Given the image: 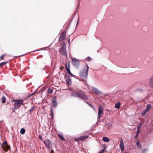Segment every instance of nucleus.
I'll return each instance as SVG.
<instances>
[{
	"label": "nucleus",
	"mask_w": 153,
	"mask_h": 153,
	"mask_svg": "<svg viewBox=\"0 0 153 153\" xmlns=\"http://www.w3.org/2000/svg\"><path fill=\"white\" fill-rule=\"evenodd\" d=\"M88 70L89 67L86 64L79 73V76L82 78H87L88 75Z\"/></svg>",
	"instance_id": "obj_1"
},
{
	"label": "nucleus",
	"mask_w": 153,
	"mask_h": 153,
	"mask_svg": "<svg viewBox=\"0 0 153 153\" xmlns=\"http://www.w3.org/2000/svg\"><path fill=\"white\" fill-rule=\"evenodd\" d=\"M14 108L15 109H16L21 106V105L23 103V101L22 100H14Z\"/></svg>",
	"instance_id": "obj_2"
},
{
	"label": "nucleus",
	"mask_w": 153,
	"mask_h": 153,
	"mask_svg": "<svg viewBox=\"0 0 153 153\" xmlns=\"http://www.w3.org/2000/svg\"><path fill=\"white\" fill-rule=\"evenodd\" d=\"M60 53L64 56H67V54L66 51V47L65 46H63L60 49Z\"/></svg>",
	"instance_id": "obj_3"
},
{
	"label": "nucleus",
	"mask_w": 153,
	"mask_h": 153,
	"mask_svg": "<svg viewBox=\"0 0 153 153\" xmlns=\"http://www.w3.org/2000/svg\"><path fill=\"white\" fill-rule=\"evenodd\" d=\"M72 64L75 66H77L79 64V61L78 59L74 58L72 59Z\"/></svg>",
	"instance_id": "obj_4"
},
{
	"label": "nucleus",
	"mask_w": 153,
	"mask_h": 153,
	"mask_svg": "<svg viewBox=\"0 0 153 153\" xmlns=\"http://www.w3.org/2000/svg\"><path fill=\"white\" fill-rule=\"evenodd\" d=\"M103 111V107L101 105H99V106L98 109V114L97 119H100V116L102 112Z\"/></svg>",
	"instance_id": "obj_5"
},
{
	"label": "nucleus",
	"mask_w": 153,
	"mask_h": 153,
	"mask_svg": "<svg viewBox=\"0 0 153 153\" xmlns=\"http://www.w3.org/2000/svg\"><path fill=\"white\" fill-rule=\"evenodd\" d=\"M92 90L93 92L97 94H100L101 93V92L100 91L94 87H92Z\"/></svg>",
	"instance_id": "obj_6"
},
{
	"label": "nucleus",
	"mask_w": 153,
	"mask_h": 153,
	"mask_svg": "<svg viewBox=\"0 0 153 153\" xmlns=\"http://www.w3.org/2000/svg\"><path fill=\"white\" fill-rule=\"evenodd\" d=\"M65 76L67 83L68 84V85H70L71 84V81L70 76L67 74L65 75Z\"/></svg>",
	"instance_id": "obj_7"
},
{
	"label": "nucleus",
	"mask_w": 153,
	"mask_h": 153,
	"mask_svg": "<svg viewBox=\"0 0 153 153\" xmlns=\"http://www.w3.org/2000/svg\"><path fill=\"white\" fill-rule=\"evenodd\" d=\"M52 106L54 108L56 107L57 105V103L56 102V98L55 97L53 98L52 99Z\"/></svg>",
	"instance_id": "obj_8"
},
{
	"label": "nucleus",
	"mask_w": 153,
	"mask_h": 153,
	"mask_svg": "<svg viewBox=\"0 0 153 153\" xmlns=\"http://www.w3.org/2000/svg\"><path fill=\"white\" fill-rule=\"evenodd\" d=\"M78 97H81L82 99L86 100L88 99V97L85 94L79 92V96Z\"/></svg>",
	"instance_id": "obj_9"
},
{
	"label": "nucleus",
	"mask_w": 153,
	"mask_h": 153,
	"mask_svg": "<svg viewBox=\"0 0 153 153\" xmlns=\"http://www.w3.org/2000/svg\"><path fill=\"white\" fill-rule=\"evenodd\" d=\"M44 143L46 147L48 146H52V144L51 141L49 140H46L44 141Z\"/></svg>",
	"instance_id": "obj_10"
},
{
	"label": "nucleus",
	"mask_w": 153,
	"mask_h": 153,
	"mask_svg": "<svg viewBox=\"0 0 153 153\" xmlns=\"http://www.w3.org/2000/svg\"><path fill=\"white\" fill-rule=\"evenodd\" d=\"M149 85L151 88H153V74L152 76L149 79Z\"/></svg>",
	"instance_id": "obj_11"
},
{
	"label": "nucleus",
	"mask_w": 153,
	"mask_h": 153,
	"mask_svg": "<svg viewBox=\"0 0 153 153\" xmlns=\"http://www.w3.org/2000/svg\"><path fill=\"white\" fill-rule=\"evenodd\" d=\"M65 34L62 33L60 34V36L59 39V41L60 42L62 40H64L65 39Z\"/></svg>",
	"instance_id": "obj_12"
},
{
	"label": "nucleus",
	"mask_w": 153,
	"mask_h": 153,
	"mask_svg": "<svg viewBox=\"0 0 153 153\" xmlns=\"http://www.w3.org/2000/svg\"><path fill=\"white\" fill-rule=\"evenodd\" d=\"M79 92H77L76 93L73 92V93H72V94H71V96L74 97H78L79 96Z\"/></svg>",
	"instance_id": "obj_13"
},
{
	"label": "nucleus",
	"mask_w": 153,
	"mask_h": 153,
	"mask_svg": "<svg viewBox=\"0 0 153 153\" xmlns=\"http://www.w3.org/2000/svg\"><path fill=\"white\" fill-rule=\"evenodd\" d=\"M120 146L121 151H123L124 150V144L122 141H120Z\"/></svg>",
	"instance_id": "obj_14"
},
{
	"label": "nucleus",
	"mask_w": 153,
	"mask_h": 153,
	"mask_svg": "<svg viewBox=\"0 0 153 153\" xmlns=\"http://www.w3.org/2000/svg\"><path fill=\"white\" fill-rule=\"evenodd\" d=\"M69 68H70L69 64L68 65V67L67 65V63H66V68L67 71L70 74L71 73V72L70 71Z\"/></svg>",
	"instance_id": "obj_15"
},
{
	"label": "nucleus",
	"mask_w": 153,
	"mask_h": 153,
	"mask_svg": "<svg viewBox=\"0 0 153 153\" xmlns=\"http://www.w3.org/2000/svg\"><path fill=\"white\" fill-rule=\"evenodd\" d=\"M58 135L62 141H65V139L64 137L63 136L62 134H59Z\"/></svg>",
	"instance_id": "obj_16"
},
{
	"label": "nucleus",
	"mask_w": 153,
	"mask_h": 153,
	"mask_svg": "<svg viewBox=\"0 0 153 153\" xmlns=\"http://www.w3.org/2000/svg\"><path fill=\"white\" fill-rule=\"evenodd\" d=\"M102 140L103 141L106 142H109L110 140L109 139V138L106 137H104L102 138Z\"/></svg>",
	"instance_id": "obj_17"
},
{
	"label": "nucleus",
	"mask_w": 153,
	"mask_h": 153,
	"mask_svg": "<svg viewBox=\"0 0 153 153\" xmlns=\"http://www.w3.org/2000/svg\"><path fill=\"white\" fill-rule=\"evenodd\" d=\"M136 144L137 146V147L139 149H140L141 147V145L140 143V142L139 140H137L136 142Z\"/></svg>",
	"instance_id": "obj_18"
},
{
	"label": "nucleus",
	"mask_w": 153,
	"mask_h": 153,
	"mask_svg": "<svg viewBox=\"0 0 153 153\" xmlns=\"http://www.w3.org/2000/svg\"><path fill=\"white\" fill-rule=\"evenodd\" d=\"M120 102H118L116 103L115 105V108H120Z\"/></svg>",
	"instance_id": "obj_19"
},
{
	"label": "nucleus",
	"mask_w": 153,
	"mask_h": 153,
	"mask_svg": "<svg viewBox=\"0 0 153 153\" xmlns=\"http://www.w3.org/2000/svg\"><path fill=\"white\" fill-rule=\"evenodd\" d=\"M20 132L21 134H24L25 132V129L24 128L21 129Z\"/></svg>",
	"instance_id": "obj_20"
},
{
	"label": "nucleus",
	"mask_w": 153,
	"mask_h": 153,
	"mask_svg": "<svg viewBox=\"0 0 153 153\" xmlns=\"http://www.w3.org/2000/svg\"><path fill=\"white\" fill-rule=\"evenodd\" d=\"M3 145H6L7 147V149H8L10 148V146L9 145H8L7 144V141H5L3 143Z\"/></svg>",
	"instance_id": "obj_21"
},
{
	"label": "nucleus",
	"mask_w": 153,
	"mask_h": 153,
	"mask_svg": "<svg viewBox=\"0 0 153 153\" xmlns=\"http://www.w3.org/2000/svg\"><path fill=\"white\" fill-rule=\"evenodd\" d=\"M151 105L150 104H148L147 105V106H146V108H147V109H148L149 110V109H150V108H151Z\"/></svg>",
	"instance_id": "obj_22"
},
{
	"label": "nucleus",
	"mask_w": 153,
	"mask_h": 153,
	"mask_svg": "<svg viewBox=\"0 0 153 153\" xmlns=\"http://www.w3.org/2000/svg\"><path fill=\"white\" fill-rule=\"evenodd\" d=\"M148 149H145L142 150L141 153H146Z\"/></svg>",
	"instance_id": "obj_23"
},
{
	"label": "nucleus",
	"mask_w": 153,
	"mask_h": 153,
	"mask_svg": "<svg viewBox=\"0 0 153 153\" xmlns=\"http://www.w3.org/2000/svg\"><path fill=\"white\" fill-rule=\"evenodd\" d=\"M51 117L52 118L53 117L54 114H53V109L51 107Z\"/></svg>",
	"instance_id": "obj_24"
},
{
	"label": "nucleus",
	"mask_w": 153,
	"mask_h": 153,
	"mask_svg": "<svg viewBox=\"0 0 153 153\" xmlns=\"http://www.w3.org/2000/svg\"><path fill=\"white\" fill-rule=\"evenodd\" d=\"M78 140H85V139H84V136H81L80 137H79L78 138Z\"/></svg>",
	"instance_id": "obj_25"
},
{
	"label": "nucleus",
	"mask_w": 153,
	"mask_h": 153,
	"mask_svg": "<svg viewBox=\"0 0 153 153\" xmlns=\"http://www.w3.org/2000/svg\"><path fill=\"white\" fill-rule=\"evenodd\" d=\"M6 99L4 97H2V102L3 103H4L5 102Z\"/></svg>",
	"instance_id": "obj_26"
},
{
	"label": "nucleus",
	"mask_w": 153,
	"mask_h": 153,
	"mask_svg": "<svg viewBox=\"0 0 153 153\" xmlns=\"http://www.w3.org/2000/svg\"><path fill=\"white\" fill-rule=\"evenodd\" d=\"M53 90L51 89H49L48 90V92L49 93L51 94L53 92Z\"/></svg>",
	"instance_id": "obj_27"
},
{
	"label": "nucleus",
	"mask_w": 153,
	"mask_h": 153,
	"mask_svg": "<svg viewBox=\"0 0 153 153\" xmlns=\"http://www.w3.org/2000/svg\"><path fill=\"white\" fill-rule=\"evenodd\" d=\"M7 63V62H2L0 63V65L1 66Z\"/></svg>",
	"instance_id": "obj_28"
},
{
	"label": "nucleus",
	"mask_w": 153,
	"mask_h": 153,
	"mask_svg": "<svg viewBox=\"0 0 153 153\" xmlns=\"http://www.w3.org/2000/svg\"><path fill=\"white\" fill-rule=\"evenodd\" d=\"M34 108V106H32L31 107V108L29 110V112L30 113L31 112L33 111V110Z\"/></svg>",
	"instance_id": "obj_29"
},
{
	"label": "nucleus",
	"mask_w": 153,
	"mask_h": 153,
	"mask_svg": "<svg viewBox=\"0 0 153 153\" xmlns=\"http://www.w3.org/2000/svg\"><path fill=\"white\" fill-rule=\"evenodd\" d=\"M136 90L137 91H143V90H142L140 88H138V89H137Z\"/></svg>",
	"instance_id": "obj_30"
},
{
	"label": "nucleus",
	"mask_w": 153,
	"mask_h": 153,
	"mask_svg": "<svg viewBox=\"0 0 153 153\" xmlns=\"http://www.w3.org/2000/svg\"><path fill=\"white\" fill-rule=\"evenodd\" d=\"M39 138L41 140H42V137L41 135H39Z\"/></svg>",
	"instance_id": "obj_31"
},
{
	"label": "nucleus",
	"mask_w": 153,
	"mask_h": 153,
	"mask_svg": "<svg viewBox=\"0 0 153 153\" xmlns=\"http://www.w3.org/2000/svg\"><path fill=\"white\" fill-rule=\"evenodd\" d=\"M149 110L148 109H147V108H146L145 109V110L144 111L146 113L148 111H149Z\"/></svg>",
	"instance_id": "obj_32"
},
{
	"label": "nucleus",
	"mask_w": 153,
	"mask_h": 153,
	"mask_svg": "<svg viewBox=\"0 0 153 153\" xmlns=\"http://www.w3.org/2000/svg\"><path fill=\"white\" fill-rule=\"evenodd\" d=\"M146 113L144 111H143L142 112V115L144 116V115H145V114H146Z\"/></svg>",
	"instance_id": "obj_33"
},
{
	"label": "nucleus",
	"mask_w": 153,
	"mask_h": 153,
	"mask_svg": "<svg viewBox=\"0 0 153 153\" xmlns=\"http://www.w3.org/2000/svg\"><path fill=\"white\" fill-rule=\"evenodd\" d=\"M84 139H85L89 137V135L84 136Z\"/></svg>",
	"instance_id": "obj_34"
},
{
	"label": "nucleus",
	"mask_w": 153,
	"mask_h": 153,
	"mask_svg": "<svg viewBox=\"0 0 153 153\" xmlns=\"http://www.w3.org/2000/svg\"><path fill=\"white\" fill-rule=\"evenodd\" d=\"M138 137V134H136V135L134 137L135 138H137Z\"/></svg>",
	"instance_id": "obj_35"
},
{
	"label": "nucleus",
	"mask_w": 153,
	"mask_h": 153,
	"mask_svg": "<svg viewBox=\"0 0 153 153\" xmlns=\"http://www.w3.org/2000/svg\"><path fill=\"white\" fill-rule=\"evenodd\" d=\"M5 54H3L0 57V59H2L5 56Z\"/></svg>",
	"instance_id": "obj_36"
},
{
	"label": "nucleus",
	"mask_w": 153,
	"mask_h": 153,
	"mask_svg": "<svg viewBox=\"0 0 153 153\" xmlns=\"http://www.w3.org/2000/svg\"><path fill=\"white\" fill-rule=\"evenodd\" d=\"M87 60L88 61H90L91 60V58H90V57H88L87 58Z\"/></svg>",
	"instance_id": "obj_37"
},
{
	"label": "nucleus",
	"mask_w": 153,
	"mask_h": 153,
	"mask_svg": "<svg viewBox=\"0 0 153 153\" xmlns=\"http://www.w3.org/2000/svg\"><path fill=\"white\" fill-rule=\"evenodd\" d=\"M140 133V131L139 130H137V132L136 134H139V133Z\"/></svg>",
	"instance_id": "obj_38"
},
{
	"label": "nucleus",
	"mask_w": 153,
	"mask_h": 153,
	"mask_svg": "<svg viewBox=\"0 0 153 153\" xmlns=\"http://www.w3.org/2000/svg\"><path fill=\"white\" fill-rule=\"evenodd\" d=\"M140 126H137V130H140Z\"/></svg>",
	"instance_id": "obj_39"
},
{
	"label": "nucleus",
	"mask_w": 153,
	"mask_h": 153,
	"mask_svg": "<svg viewBox=\"0 0 153 153\" xmlns=\"http://www.w3.org/2000/svg\"><path fill=\"white\" fill-rule=\"evenodd\" d=\"M51 146H48V147H46L47 148V149H48L49 150H50V149H51Z\"/></svg>",
	"instance_id": "obj_40"
},
{
	"label": "nucleus",
	"mask_w": 153,
	"mask_h": 153,
	"mask_svg": "<svg viewBox=\"0 0 153 153\" xmlns=\"http://www.w3.org/2000/svg\"><path fill=\"white\" fill-rule=\"evenodd\" d=\"M70 75H71V76H73L74 77V75H73V74H72L71 73V74H70Z\"/></svg>",
	"instance_id": "obj_41"
},
{
	"label": "nucleus",
	"mask_w": 153,
	"mask_h": 153,
	"mask_svg": "<svg viewBox=\"0 0 153 153\" xmlns=\"http://www.w3.org/2000/svg\"><path fill=\"white\" fill-rule=\"evenodd\" d=\"M105 151V150H104V149H103V150H102L101 151H100V152H101L102 153H103Z\"/></svg>",
	"instance_id": "obj_42"
},
{
	"label": "nucleus",
	"mask_w": 153,
	"mask_h": 153,
	"mask_svg": "<svg viewBox=\"0 0 153 153\" xmlns=\"http://www.w3.org/2000/svg\"><path fill=\"white\" fill-rule=\"evenodd\" d=\"M35 94V92H34V93H33L31 95L32 96H33V95H34Z\"/></svg>",
	"instance_id": "obj_43"
},
{
	"label": "nucleus",
	"mask_w": 153,
	"mask_h": 153,
	"mask_svg": "<svg viewBox=\"0 0 153 153\" xmlns=\"http://www.w3.org/2000/svg\"><path fill=\"white\" fill-rule=\"evenodd\" d=\"M79 20V18H78V21H77V24H76V26H77V25H78Z\"/></svg>",
	"instance_id": "obj_44"
},
{
	"label": "nucleus",
	"mask_w": 153,
	"mask_h": 153,
	"mask_svg": "<svg viewBox=\"0 0 153 153\" xmlns=\"http://www.w3.org/2000/svg\"><path fill=\"white\" fill-rule=\"evenodd\" d=\"M105 146H104L103 147V149H104V150H105Z\"/></svg>",
	"instance_id": "obj_45"
},
{
	"label": "nucleus",
	"mask_w": 153,
	"mask_h": 153,
	"mask_svg": "<svg viewBox=\"0 0 153 153\" xmlns=\"http://www.w3.org/2000/svg\"><path fill=\"white\" fill-rule=\"evenodd\" d=\"M68 42H69V43H70V38H69Z\"/></svg>",
	"instance_id": "obj_46"
},
{
	"label": "nucleus",
	"mask_w": 153,
	"mask_h": 153,
	"mask_svg": "<svg viewBox=\"0 0 153 153\" xmlns=\"http://www.w3.org/2000/svg\"><path fill=\"white\" fill-rule=\"evenodd\" d=\"M147 86H146V88H145L144 89H145V90H146V89H147Z\"/></svg>",
	"instance_id": "obj_47"
},
{
	"label": "nucleus",
	"mask_w": 153,
	"mask_h": 153,
	"mask_svg": "<svg viewBox=\"0 0 153 153\" xmlns=\"http://www.w3.org/2000/svg\"><path fill=\"white\" fill-rule=\"evenodd\" d=\"M39 51V50L35 51H34L35 52V51Z\"/></svg>",
	"instance_id": "obj_48"
},
{
	"label": "nucleus",
	"mask_w": 153,
	"mask_h": 153,
	"mask_svg": "<svg viewBox=\"0 0 153 153\" xmlns=\"http://www.w3.org/2000/svg\"><path fill=\"white\" fill-rule=\"evenodd\" d=\"M124 153H128V152H125Z\"/></svg>",
	"instance_id": "obj_49"
},
{
	"label": "nucleus",
	"mask_w": 153,
	"mask_h": 153,
	"mask_svg": "<svg viewBox=\"0 0 153 153\" xmlns=\"http://www.w3.org/2000/svg\"><path fill=\"white\" fill-rule=\"evenodd\" d=\"M98 153H101V152H98Z\"/></svg>",
	"instance_id": "obj_50"
},
{
	"label": "nucleus",
	"mask_w": 153,
	"mask_h": 153,
	"mask_svg": "<svg viewBox=\"0 0 153 153\" xmlns=\"http://www.w3.org/2000/svg\"><path fill=\"white\" fill-rule=\"evenodd\" d=\"M50 153H51V152H50ZM53 153H54V152H53Z\"/></svg>",
	"instance_id": "obj_51"
},
{
	"label": "nucleus",
	"mask_w": 153,
	"mask_h": 153,
	"mask_svg": "<svg viewBox=\"0 0 153 153\" xmlns=\"http://www.w3.org/2000/svg\"><path fill=\"white\" fill-rule=\"evenodd\" d=\"M88 104L90 105V104L89 103H88Z\"/></svg>",
	"instance_id": "obj_52"
},
{
	"label": "nucleus",
	"mask_w": 153,
	"mask_h": 153,
	"mask_svg": "<svg viewBox=\"0 0 153 153\" xmlns=\"http://www.w3.org/2000/svg\"><path fill=\"white\" fill-rule=\"evenodd\" d=\"M0 66H1L0 65Z\"/></svg>",
	"instance_id": "obj_53"
}]
</instances>
